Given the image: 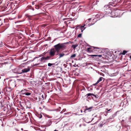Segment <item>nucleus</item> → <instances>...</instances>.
I'll list each match as a JSON object with an SVG mask.
<instances>
[{
  "mask_svg": "<svg viewBox=\"0 0 131 131\" xmlns=\"http://www.w3.org/2000/svg\"><path fill=\"white\" fill-rule=\"evenodd\" d=\"M104 9L105 10V12L106 13L105 14H110L112 16L111 17H119L123 14V13H121V11L118 10L112 12L111 8L108 5L105 6Z\"/></svg>",
  "mask_w": 131,
  "mask_h": 131,
  "instance_id": "nucleus-1",
  "label": "nucleus"
},
{
  "mask_svg": "<svg viewBox=\"0 0 131 131\" xmlns=\"http://www.w3.org/2000/svg\"><path fill=\"white\" fill-rule=\"evenodd\" d=\"M67 43V42L62 43H59L55 45L54 47L55 48V50L57 52H58L60 49L64 46L65 44Z\"/></svg>",
  "mask_w": 131,
  "mask_h": 131,
  "instance_id": "nucleus-2",
  "label": "nucleus"
},
{
  "mask_svg": "<svg viewBox=\"0 0 131 131\" xmlns=\"http://www.w3.org/2000/svg\"><path fill=\"white\" fill-rule=\"evenodd\" d=\"M21 69L19 67H17L13 70L12 72L14 73L17 74H21Z\"/></svg>",
  "mask_w": 131,
  "mask_h": 131,
  "instance_id": "nucleus-3",
  "label": "nucleus"
},
{
  "mask_svg": "<svg viewBox=\"0 0 131 131\" xmlns=\"http://www.w3.org/2000/svg\"><path fill=\"white\" fill-rule=\"evenodd\" d=\"M56 51L54 48L51 49L49 53L51 57L54 56L55 54Z\"/></svg>",
  "mask_w": 131,
  "mask_h": 131,
  "instance_id": "nucleus-4",
  "label": "nucleus"
},
{
  "mask_svg": "<svg viewBox=\"0 0 131 131\" xmlns=\"http://www.w3.org/2000/svg\"><path fill=\"white\" fill-rule=\"evenodd\" d=\"M30 70V69L29 68H24V69L21 70V74L23 73H26L29 72Z\"/></svg>",
  "mask_w": 131,
  "mask_h": 131,
  "instance_id": "nucleus-5",
  "label": "nucleus"
},
{
  "mask_svg": "<svg viewBox=\"0 0 131 131\" xmlns=\"http://www.w3.org/2000/svg\"><path fill=\"white\" fill-rule=\"evenodd\" d=\"M85 25H84L83 26H81L80 27V29L81 30L82 32L86 28H85L84 27Z\"/></svg>",
  "mask_w": 131,
  "mask_h": 131,
  "instance_id": "nucleus-6",
  "label": "nucleus"
},
{
  "mask_svg": "<svg viewBox=\"0 0 131 131\" xmlns=\"http://www.w3.org/2000/svg\"><path fill=\"white\" fill-rule=\"evenodd\" d=\"M31 94V93L30 92H25L24 93H22V95H25L26 96H29Z\"/></svg>",
  "mask_w": 131,
  "mask_h": 131,
  "instance_id": "nucleus-7",
  "label": "nucleus"
},
{
  "mask_svg": "<svg viewBox=\"0 0 131 131\" xmlns=\"http://www.w3.org/2000/svg\"><path fill=\"white\" fill-rule=\"evenodd\" d=\"M49 59V56H47L46 57H42L41 58V59L42 60H48Z\"/></svg>",
  "mask_w": 131,
  "mask_h": 131,
  "instance_id": "nucleus-8",
  "label": "nucleus"
},
{
  "mask_svg": "<svg viewBox=\"0 0 131 131\" xmlns=\"http://www.w3.org/2000/svg\"><path fill=\"white\" fill-rule=\"evenodd\" d=\"M99 117V118L98 119V121L100 120L101 119V117L99 114H97L95 116V117Z\"/></svg>",
  "mask_w": 131,
  "mask_h": 131,
  "instance_id": "nucleus-9",
  "label": "nucleus"
},
{
  "mask_svg": "<svg viewBox=\"0 0 131 131\" xmlns=\"http://www.w3.org/2000/svg\"><path fill=\"white\" fill-rule=\"evenodd\" d=\"M27 90L25 89H24L23 90H21L20 92V93L22 95V93H24L25 92H26Z\"/></svg>",
  "mask_w": 131,
  "mask_h": 131,
  "instance_id": "nucleus-10",
  "label": "nucleus"
},
{
  "mask_svg": "<svg viewBox=\"0 0 131 131\" xmlns=\"http://www.w3.org/2000/svg\"><path fill=\"white\" fill-rule=\"evenodd\" d=\"M78 46V45L76 44L75 45H72V47L73 49H75Z\"/></svg>",
  "mask_w": 131,
  "mask_h": 131,
  "instance_id": "nucleus-11",
  "label": "nucleus"
},
{
  "mask_svg": "<svg viewBox=\"0 0 131 131\" xmlns=\"http://www.w3.org/2000/svg\"><path fill=\"white\" fill-rule=\"evenodd\" d=\"M64 55V54L63 53H60L59 54V58H60L61 57H63Z\"/></svg>",
  "mask_w": 131,
  "mask_h": 131,
  "instance_id": "nucleus-12",
  "label": "nucleus"
},
{
  "mask_svg": "<svg viewBox=\"0 0 131 131\" xmlns=\"http://www.w3.org/2000/svg\"><path fill=\"white\" fill-rule=\"evenodd\" d=\"M76 55V54H72L70 58H73L75 57Z\"/></svg>",
  "mask_w": 131,
  "mask_h": 131,
  "instance_id": "nucleus-13",
  "label": "nucleus"
},
{
  "mask_svg": "<svg viewBox=\"0 0 131 131\" xmlns=\"http://www.w3.org/2000/svg\"><path fill=\"white\" fill-rule=\"evenodd\" d=\"M99 16L100 18H101L102 17L101 16V15L100 14H97L96 15V16L97 17V18H98V17Z\"/></svg>",
  "mask_w": 131,
  "mask_h": 131,
  "instance_id": "nucleus-14",
  "label": "nucleus"
},
{
  "mask_svg": "<svg viewBox=\"0 0 131 131\" xmlns=\"http://www.w3.org/2000/svg\"><path fill=\"white\" fill-rule=\"evenodd\" d=\"M54 64V63H49L48 64V66L49 67H51V66Z\"/></svg>",
  "mask_w": 131,
  "mask_h": 131,
  "instance_id": "nucleus-15",
  "label": "nucleus"
},
{
  "mask_svg": "<svg viewBox=\"0 0 131 131\" xmlns=\"http://www.w3.org/2000/svg\"><path fill=\"white\" fill-rule=\"evenodd\" d=\"M91 48H88L87 49V51L89 52H92V51H89V50Z\"/></svg>",
  "mask_w": 131,
  "mask_h": 131,
  "instance_id": "nucleus-16",
  "label": "nucleus"
},
{
  "mask_svg": "<svg viewBox=\"0 0 131 131\" xmlns=\"http://www.w3.org/2000/svg\"><path fill=\"white\" fill-rule=\"evenodd\" d=\"M103 78L102 77H100L98 80L100 82L101 81L102 79H103Z\"/></svg>",
  "mask_w": 131,
  "mask_h": 131,
  "instance_id": "nucleus-17",
  "label": "nucleus"
},
{
  "mask_svg": "<svg viewBox=\"0 0 131 131\" xmlns=\"http://www.w3.org/2000/svg\"><path fill=\"white\" fill-rule=\"evenodd\" d=\"M92 108H93L92 107H90L88 108H86V110H90Z\"/></svg>",
  "mask_w": 131,
  "mask_h": 131,
  "instance_id": "nucleus-18",
  "label": "nucleus"
},
{
  "mask_svg": "<svg viewBox=\"0 0 131 131\" xmlns=\"http://www.w3.org/2000/svg\"><path fill=\"white\" fill-rule=\"evenodd\" d=\"M92 47L94 49H101L100 48H99L97 47Z\"/></svg>",
  "mask_w": 131,
  "mask_h": 131,
  "instance_id": "nucleus-19",
  "label": "nucleus"
},
{
  "mask_svg": "<svg viewBox=\"0 0 131 131\" xmlns=\"http://www.w3.org/2000/svg\"><path fill=\"white\" fill-rule=\"evenodd\" d=\"M92 95V94L91 93H88L86 94V95H87V96H90Z\"/></svg>",
  "mask_w": 131,
  "mask_h": 131,
  "instance_id": "nucleus-20",
  "label": "nucleus"
},
{
  "mask_svg": "<svg viewBox=\"0 0 131 131\" xmlns=\"http://www.w3.org/2000/svg\"><path fill=\"white\" fill-rule=\"evenodd\" d=\"M97 55H91L89 56L91 57H96L97 56Z\"/></svg>",
  "mask_w": 131,
  "mask_h": 131,
  "instance_id": "nucleus-21",
  "label": "nucleus"
},
{
  "mask_svg": "<svg viewBox=\"0 0 131 131\" xmlns=\"http://www.w3.org/2000/svg\"><path fill=\"white\" fill-rule=\"evenodd\" d=\"M82 34H79L78 36V37H81V36H82Z\"/></svg>",
  "mask_w": 131,
  "mask_h": 131,
  "instance_id": "nucleus-22",
  "label": "nucleus"
},
{
  "mask_svg": "<svg viewBox=\"0 0 131 131\" xmlns=\"http://www.w3.org/2000/svg\"><path fill=\"white\" fill-rule=\"evenodd\" d=\"M127 51L126 50H123V55H125Z\"/></svg>",
  "mask_w": 131,
  "mask_h": 131,
  "instance_id": "nucleus-23",
  "label": "nucleus"
},
{
  "mask_svg": "<svg viewBox=\"0 0 131 131\" xmlns=\"http://www.w3.org/2000/svg\"><path fill=\"white\" fill-rule=\"evenodd\" d=\"M99 82H100L98 80L97 81V82L96 83L94 84V85L96 84H97Z\"/></svg>",
  "mask_w": 131,
  "mask_h": 131,
  "instance_id": "nucleus-24",
  "label": "nucleus"
},
{
  "mask_svg": "<svg viewBox=\"0 0 131 131\" xmlns=\"http://www.w3.org/2000/svg\"><path fill=\"white\" fill-rule=\"evenodd\" d=\"M97 56H99L100 57H101L102 56V55H97Z\"/></svg>",
  "mask_w": 131,
  "mask_h": 131,
  "instance_id": "nucleus-25",
  "label": "nucleus"
},
{
  "mask_svg": "<svg viewBox=\"0 0 131 131\" xmlns=\"http://www.w3.org/2000/svg\"><path fill=\"white\" fill-rule=\"evenodd\" d=\"M1 44H0V47H1L2 46V43L1 42Z\"/></svg>",
  "mask_w": 131,
  "mask_h": 131,
  "instance_id": "nucleus-26",
  "label": "nucleus"
},
{
  "mask_svg": "<svg viewBox=\"0 0 131 131\" xmlns=\"http://www.w3.org/2000/svg\"><path fill=\"white\" fill-rule=\"evenodd\" d=\"M15 130L16 131H18V130L17 129H16Z\"/></svg>",
  "mask_w": 131,
  "mask_h": 131,
  "instance_id": "nucleus-27",
  "label": "nucleus"
},
{
  "mask_svg": "<svg viewBox=\"0 0 131 131\" xmlns=\"http://www.w3.org/2000/svg\"><path fill=\"white\" fill-rule=\"evenodd\" d=\"M32 4L33 5H34V2H32Z\"/></svg>",
  "mask_w": 131,
  "mask_h": 131,
  "instance_id": "nucleus-28",
  "label": "nucleus"
},
{
  "mask_svg": "<svg viewBox=\"0 0 131 131\" xmlns=\"http://www.w3.org/2000/svg\"><path fill=\"white\" fill-rule=\"evenodd\" d=\"M107 111H109L111 110L110 109L109 110H108L107 109Z\"/></svg>",
  "mask_w": 131,
  "mask_h": 131,
  "instance_id": "nucleus-29",
  "label": "nucleus"
},
{
  "mask_svg": "<svg viewBox=\"0 0 131 131\" xmlns=\"http://www.w3.org/2000/svg\"><path fill=\"white\" fill-rule=\"evenodd\" d=\"M91 19V18H89V19H88V20H89V21H90Z\"/></svg>",
  "mask_w": 131,
  "mask_h": 131,
  "instance_id": "nucleus-30",
  "label": "nucleus"
},
{
  "mask_svg": "<svg viewBox=\"0 0 131 131\" xmlns=\"http://www.w3.org/2000/svg\"><path fill=\"white\" fill-rule=\"evenodd\" d=\"M102 125H101H101H100V127H102Z\"/></svg>",
  "mask_w": 131,
  "mask_h": 131,
  "instance_id": "nucleus-31",
  "label": "nucleus"
},
{
  "mask_svg": "<svg viewBox=\"0 0 131 131\" xmlns=\"http://www.w3.org/2000/svg\"><path fill=\"white\" fill-rule=\"evenodd\" d=\"M126 95V94H123V96H125V95Z\"/></svg>",
  "mask_w": 131,
  "mask_h": 131,
  "instance_id": "nucleus-32",
  "label": "nucleus"
},
{
  "mask_svg": "<svg viewBox=\"0 0 131 131\" xmlns=\"http://www.w3.org/2000/svg\"><path fill=\"white\" fill-rule=\"evenodd\" d=\"M81 113H82V110H81Z\"/></svg>",
  "mask_w": 131,
  "mask_h": 131,
  "instance_id": "nucleus-33",
  "label": "nucleus"
},
{
  "mask_svg": "<svg viewBox=\"0 0 131 131\" xmlns=\"http://www.w3.org/2000/svg\"><path fill=\"white\" fill-rule=\"evenodd\" d=\"M32 9L33 10H34V8H32Z\"/></svg>",
  "mask_w": 131,
  "mask_h": 131,
  "instance_id": "nucleus-34",
  "label": "nucleus"
},
{
  "mask_svg": "<svg viewBox=\"0 0 131 131\" xmlns=\"http://www.w3.org/2000/svg\"><path fill=\"white\" fill-rule=\"evenodd\" d=\"M21 130H23V128H21Z\"/></svg>",
  "mask_w": 131,
  "mask_h": 131,
  "instance_id": "nucleus-35",
  "label": "nucleus"
},
{
  "mask_svg": "<svg viewBox=\"0 0 131 131\" xmlns=\"http://www.w3.org/2000/svg\"><path fill=\"white\" fill-rule=\"evenodd\" d=\"M42 98H43V95H42Z\"/></svg>",
  "mask_w": 131,
  "mask_h": 131,
  "instance_id": "nucleus-36",
  "label": "nucleus"
},
{
  "mask_svg": "<svg viewBox=\"0 0 131 131\" xmlns=\"http://www.w3.org/2000/svg\"><path fill=\"white\" fill-rule=\"evenodd\" d=\"M130 59H131V56H130Z\"/></svg>",
  "mask_w": 131,
  "mask_h": 131,
  "instance_id": "nucleus-37",
  "label": "nucleus"
},
{
  "mask_svg": "<svg viewBox=\"0 0 131 131\" xmlns=\"http://www.w3.org/2000/svg\"><path fill=\"white\" fill-rule=\"evenodd\" d=\"M54 131H58L56 130H54Z\"/></svg>",
  "mask_w": 131,
  "mask_h": 131,
  "instance_id": "nucleus-38",
  "label": "nucleus"
},
{
  "mask_svg": "<svg viewBox=\"0 0 131 131\" xmlns=\"http://www.w3.org/2000/svg\"><path fill=\"white\" fill-rule=\"evenodd\" d=\"M121 54H123V53H121Z\"/></svg>",
  "mask_w": 131,
  "mask_h": 131,
  "instance_id": "nucleus-39",
  "label": "nucleus"
},
{
  "mask_svg": "<svg viewBox=\"0 0 131 131\" xmlns=\"http://www.w3.org/2000/svg\"><path fill=\"white\" fill-rule=\"evenodd\" d=\"M93 24H92L91 25H93Z\"/></svg>",
  "mask_w": 131,
  "mask_h": 131,
  "instance_id": "nucleus-40",
  "label": "nucleus"
},
{
  "mask_svg": "<svg viewBox=\"0 0 131 131\" xmlns=\"http://www.w3.org/2000/svg\"><path fill=\"white\" fill-rule=\"evenodd\" d=\"M81 126V125H80V126Z\"/></svg>",
  "mask_w": 131,
  "mask_h": 131,
  "instance_id": "nucleus-41",
  "label": "nucleus"
},
{
  "mask_svg": "<svg viewBox=\"0 0 131 131\" xmlns=\"http://www.w3.org/2000/svg\"><path fill=\"white\" fill-rule=\"evenodd\" d=\"M89 51H90V50H89Z\"/></svg>",
  "mask_w": 131,
  "mask_h": 131,
  "instance_id": "nucleus-42",
  "label": "nucleus"
}]
</instances>
